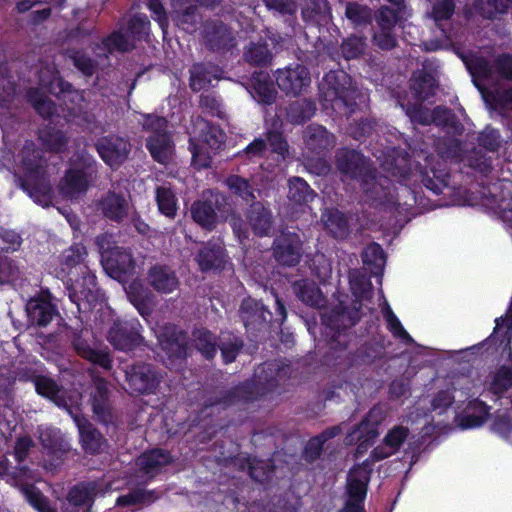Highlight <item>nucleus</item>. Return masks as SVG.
I'll return each mask as SVG.
<instances>
[{
    "instance_id": "f257e3e1",
    "label": "nucleus",
    "mask_w": 512,
    "mask_h": 512,
    "mask_svg": "<svg viewBox=\"0 0 512 512\" xmlns=\"http://www.w3.org/2000/svg\"><path fill=\"white\" fill-rule=\"evenodd\" d=\"M32 446L33 441L29 437L17 439L14 447V455L19 463L17 467H12L6 456H0V479H5L10 485L19 487L28 503L38 512H57L48 497L30 484L34 479L33 471L26 465H21Z\"/></svg>"
},
{
    "instance_id": "f03ea898",
    "label": "nucleus",
    "mask_w": 512,
    "mask_h": 512,
    "mask_svg": "<svg viewBox=\"0 0 512 512\" xmlns=\"http://www.w3.org/2000/svg\"><path fill=\"white\" fill-rule=\"evenodd\" d=\"M24 176L19 177L20 186L34 201L42 206L51 202L52 187L49 176L51 168L43 158L42 150L33 142H26L19 154Z\"/></svg>"
},
{
    "instance_id": "7ed1b4c3",
    "label": "nucleus",
    "mask_w": 512,
    "mask_h": 512,
    "mask_svg": "<svg viewBox=\"0 0 512 512\" xmlns=\"http://www.w3.org/2000/svg\"><path fill=\"white\" fill-rule=\"evenodd\" d=\"M320 103L326 111L341 117H350L360 97L352 78L343 70L330 71L319 84Z\"/></svg>"
},
{
    "instance_id": "20e7f679",
    "label": "nucleus",
    "mask_w": 512,
    "mask_h": 512,
    "mask_svg": "<svg viewBox=\"0 0 512 512\" xmlns=\"http://www.w3.org/2000/svg\"><path fill=\"white\" fill-rule=\"evenodd\" d=\"M88 253L82 244H74L61 254L60 265L62 272L69 276L70 300L80 306V301L94 299L96 290V276L86 263Z\"/></svg>"
},
{
    "instance_id": "39448f33",
    "label": "nucleus",
    "mask_w": 512,
    "mask_h": 512,
    "mask_svg": "<svg viewBox=\"0 0 512 512\" xmlns=\"http://www.w3.org/2000/svg\"><path fill=\"white\" fill-rule=\"evenodd\" d=\"M96 161L87 152L77 153L72 159V167L60 181L59 190L63 197L77 199L83 196L96 178Z\"/></svg>"
},
{
    "instance_id": "423d86ee",
    "label": "nucleus",
    "mask_w": 512,
    "mask_h": 512,
    "mask_svg": "<svg viewBox=\"0 0 512 512\" xmlns=\"http://www.w3.org/2000/svg\"><path fill=\"white\" fill-rule=\"evenodd\" d=\"M39 82L49 93L62 97L69 117L79 114L85 108L84 91L74 89L71 83L60 77L54 67L41 68Z\"/></svg>"
},
{
    "instance_id": "0eeeda50",
    "label": "nucleus",
    "mask_w": 512,
    "mask_h": 512,
    "mask_svg": "<svg viewBox=\"0 0 512 512\" xmlns=\"http://www.w3.org/2000/svg\"><path fill=\"white\" fill-rule=\"evenodd\" d=\"M150 22L146 15L137 14L133 16L129 21L126 31L122 29L113 32L102 42L103 50L107 53L127 52L134 48V41L141 39L148 33Z\"/></svg>"
},
{
    "instance_id": "6e6552de",
    "label": "nucleus",
    "mask_w": 512,
    "mask_h": 512,
    "mask_svg": "<svg viewBox=\"0 0 512 512\" xmlns=\"http://www.w3.org/2000/svg\"><path fill=\"white\" fill-rule=\"evenodd\" d=\"M224 140L225 134L219 127L202 121L200 123L199 144L196 145L191 141L193 163L199 168L209 167L211 154H215L221 148Z\"/></svg>"
},
{
    "instance_id": "1a4fd4ad",
    "label": "nucleus",
    "mask_w": 512,
    "mask_h": 512,
    "mask_svg": "<svg viewBox=\"0 0 512 512\" xmlns=\"http://www.w3.org/2000/svg\"><path fill=\"white\" fill-rule=\"evenodd\" d=\"M226 204V198L217 191L208 190L202 198L195 201L190 208L193 220L201 227L212 230L216 227L219 216Z\"/></svg>"
},
{
    "instance_id": "9d476101",
    "label": "nucleus",
    "mask_w": 512,
    "mask_h": 512,
    "mask_svg": "<svg viewBox=\"0 0 512 512\" xmlns=\"http://www.w3.org/2000/svg\"><path fill=\"white\" fill-rule=\"evenodd\" d=\"M110 396L108 382L100 377L94 378L89 397L93 415L99 423L115 427L118 416Z\"/></svg>"
},
{
    "instance_id": "9b49d317",
    "label": "nucleus",
    "mask_w": 512,
    "mask_h": 512,
    "mask_svg": "<svg viewBox=\"0 0 512 512\" xmlns=\"http://www.w3.org/2000/svg\"><path fill=\"white\" fill-rule=\"evenodd\" d=\"M371 471L368 460L350 470L347 478L348 500L340 512H365L363 503Z\"/></svg>"
},
{
    "instance_id": "f8f14e48",
    "label": "nucleus",
    "mask_w": 512,
    "mask_h": 512,
    "mask_svg": "<svg viewBox=\"0 0 512 512\" xmlns=\"http://www.w3.org/2000/svg\"><path fill=\"white\" fill-rule=\"evenodd\" d=\"M204 46L212 52L225 54L237 45L235 32L223 21H206L202 30Z\"/></svg>"
},
{
    "instance_id": "ddd939ff",
    "label": "nucleus",
    "mask_w": 512,
    "mask_h": 512,
    "mask_svg": "<svg viewBox=\"0 0 512 512\" xmlns=\"http://www.w3.org/2000/svg\"><path fill=\"white\" fill-rule=\"evenodd\" d=\"M466 65L473 77L480 78L487 83H493L494 70L501 78L512 81V55L504 54L499 56L494 66L482 57H476L467 62Z\"/></svg>"
},
{
    "instance_id": "4468645a",
    "label": "nucleus",
    "mask_w": 512,
    "mask_h": 512,
    "mask_svg": "<svg viewBox=\"0 0 512 512\" xmlns=\"http://www.w3.org/2000/svg\"><path fill=\"white\" fill-rule=\"evenodd\" d=\"M95 146L102 160L112 169L120 167L131 151V144L128 139L116 135L98 139Z\"/></svg>"
},
{
    "instance_id": "2eb2a0df",
    "label": "nucleus",
    "mask_w": 512,
    "mask_h": 512,
    "mask_svg": "<svg viewBox=\"0 0 512 512\" xmlns=\"http://www.w3.org/2000/svg\"><path fill=\"white\" fill-rule=\"evenodd\" d=\"M337 170L347 179L361 181L372 168L370 162L360 152L342 148L336 152Z\"/></svg>"
},
{
    "instance_id": "dca6fc26",
    "label": "nucleus",
    "mask_w": 512,
    "mask_h": 512,
    "mask_svg": "<svg viewBox=\"0 0 512 512\" xmlns=\"http://www.w3.org/2000/svg\"><path fill=\"white\" fill-rule=\"evenodd\" d=\"M138 320L116 321L108 332V341L122 351L132 350L142 342Z\"/></svg>"
},
{
    "instance_id": "f3484780",
    "label": "nucleus",
    "mask_w": 512,
    "mask_h": 512,
    "mask_svg": "<svg viewBox=\"0 0 512 512\" xmlns=\"http://www.w3.org/2000/svg\"><path fill=\"white\" fill-rule=\"evenodd\" d=\"M276 82L278 87L287 95L298 96L309 87L311 83L310 72L300 64L278 69Z\"/></svg>"
},
{
    "instance_id": "a211bd4d",
    "label": "nucleus",
    "mask_w": 512,
    "mask_h": 512,
    "mask_svg": "<svg viewBox=\"0 0 512 512\" xmlns=\"http://www.w3.org/2000/svg\"><path fill=\"white\" fill-rule=\"evenodd\" d=\"M302 241L294 232H282L273 243V255L277 262L285 266H295L302 256Z\"/></svg>"
},
{
    "instance_id": "6ab92c4d",
    "label": "nucleus",
    "mask_w": 512,
    "mask_h": 512,
    "mask_svg": "<svg viewBox=\"0 0 512 512\" xmlns=\"http://www.w3.org/2000/svg\"><path fill=\"white\" fill-rule=\"evenodd\" d=\"M98 492L99 484L96 481L76 484L67 494L63 512H91Z\"/></svg>"
},
{
    "instance_id": "aec40b11",
    "label": "nucleus",
    "mask_w": 512,
    "mask_h": 512,
    "mask_svg": "<svg viewBox=\"0 0 512 512\" xmlns=\"http://www.w3.org/2000/svg\"><path fill=\"white\" fill-rule=\"evenodd\" d=\"M89 331L83 330L80 333H73L72 346L76 353L99 366L108 370L111 368V358L106 348H102L94 341L90 342L88 339Z\"/></svg>"
},
{
    "instance_id": "412c9836",
    "label": "nucleus",
    "mask_w": 512,
    "mask_h": 512,
    "mask_svg": "<svg viewBox=\"0 0 512 512\" xmlns=\"http://www.w3.org/2000/svg\"><path fill=\"white\" fill-rule=\"evenodd\" d=\"M126 381L133 392L149 394L157 388L160 378L150 364L140 363L125 370Z\"/></svg>"
},
{
    "instance_id": "4be33fe9",
    "label": "nucleus",
    "mask_w": 512,
    "mask_h": 512,
    "mask_svg": "<svg viewBox=\"0 0 512 512\" xmlns=\"http://www.w3.org/2000/svg\"><path fill=\"white\" fill-rule=\"evenodd\" d=\"M304 154L327 155L336 145V137L324 126L311 124L304 131Z\"/></svg>"
},
{
    "instance_id": "5701e85b",
    "label": "nucleus",
    "mask_w": 512,
    "mask_h": 512,
    "mask_svg": "<svg viewBox=\"0 0 512 512\" xmlns=\"http://www.w3.org/2000/svg\"><path fill=\"white\" fill-rule=\"evenodd\" d=\"M103 269L113 278L121 279L134 269L132 254L122 247H114L101 260Z\"/></svg>"
},
{
    "instance_id": "b1692460",
    "label": "nucleus",
    "mask_w": 512,
    "mask_h": 512,
    "mask_svg": "<svg viewBox=\"0 0 512 512\" xmlns=\"http://www.w3.org/2000/svg\"><path fill=\"white\" fill-rule=\"evenodd\" d=\"M97 209L107 219L119 223L128 215L129 202L123 193L109 190L97 202Z\"/></svg>"
},
{
    "instance_id": "393cba45",
    "label": "nucleus",
    "mask_w": 512,
    "mask_h": 512,
    "mask_svg": "<svg viewBox=\"0 0 512 512\" xmlns=\"http://www.w3.org/2000/svg\"><path fill=\"white\" fill-rule=\"evenodd\" d=\"M68 412L79 430L83 449L91 454L98 453L104 442L100 432L85 416L79 413H74L70 408L68 409Z\"/></svg>"
},
{
    "instance_id": "a878e982",
    "label": "nucleus",
    "mask_w": 512,
    "mask_h": 512,
    "mask_svg": "<svg viewBox=\"0 0 512 512\" xmlns=\"http://www.w3.org/2000/svg\"><path fill=\"white\" fill-rule=\"evenodd\" d=\"M240 317L247 329L258 330L268 323L272 314L260 302L252 298H246L240 306Z\"/></svg>"
},
{
    "instance_id": "bb28decb",
    "label": "nucleus",
    "mask_w": 512,
    "mask_h": 512,
    "mask_svg": "<svg viewBox=\"0 0 512 512\" xmlns=\"http://www.w3.org/2000/svg\"><path fill=\"white\" fill-rule=\"evenodd\" d=\"M195 260L201 271L224 269L227 263V255L224 246L219 242L209 241L195 256Z\"/></svg>"
},
{
    "instance_id": "cd10ccee",
    "label": "nucleus",
    "mask_w": 512,
    "mask_h": 512,
    "mask_svg": "<svg viewBox=\"0 0 512 512\" xmlns=\"http://www.w3.org/2000/svg\"><path fill=\"white\" fill-rule=\"evenodd\" d=\"M249 226L259 237L269 236L273 231V215L271 210L262 202H253L246 214Z\"/></svg>"
},
{
    "instance_id": "c85d7f7f",
    "label": "nucleus",
    "mask_w": 512,
    "mask_h": 512,
    "mask_svg": "<svg viewBox=\"0 0 512 512\" xmlns=\"http://www.w3.org/2000/svg\"><path fill=\"white\" fill-rule=\"evenodd\" d=\"M367 200L383 203L391 193V182L387 177L378 176L376 170L371 168L360 181Z\"/></svg>"
},
{
    "instance_id": "c756f323",
    "label": "nucleus",
    "mask_w": 512,
    "mask_h": 512,
    "mask_svg": "<svg viewBox=\"0 0 512 512\" xmlns=\"http://www.w3.org/2000/svg\"><path fill=\"white\" fill-rule=\"evenodd\" d=\"M385 410L382 406H374L367 413L365 418L357 425L350 433L347 434L345 438V443L347 445L354 444L355 439L357 438V434L359 432H364L366 439L375 440L379 434L378 426L385 419Z\"/></svg>"
},
{
    "instance_id": "7c9ffc66",
    "label": "nucleus",
    "mask_w": 512,
    "mask_h": 512,
    "mask_svg": "<svg viewBox=\"0 0 512 512\" xmlns=\"http://www.w3.org/2000/svg\"><path fill=\"white\" fill-rule=\"evenodd\" d=\"M409 430L404 426H395L383 439V444L378 445L371 452L372 462L386 459L395 454L408 437Z\"/></svg>"
},
{
    "instance_id": "2f4dec72",
    "label": "nucleus",
    "mask_w": 512,
    "mask_h": 512,
    "mask_svg": "<svg viewBox=\"0 0 512 512\" xmlns=\"http://www.w3.org/2000/svg\"><path fill=\"white\" fill-rule=\"evenodd\" d=\"M148 282L159 293H172L179 286L176 273L167 266L156 265L148 272Z\"/></svg>"
},
{
    "instance_id": "473e14b6",
    "label": "nucleus",
    "mask_w": 512,
    "mask_h": 512,
    "mask_svg": "<svg viewBox=\"0 0 512 512\" xmlns=\"http://www.w3.org/2000/svg\"><path fill=\"white\" fill-rule=\"evenodd\" d=\"M159 344L168 357L173 360H182L186 356L183 340L176 332L174 326H164L157 334Z\"/></svg>"
},
{
    "instance_id": "72a5a7b5",
    "label": "nucleus",
    "mask_w": 512,
    "mask_h": 512,
    "mask_svg": "<svg viewBox=\"0 0 512 512\" xmlns=\"http://www.w3.org/2000/svg\"><path fill=\"white\" fill-rule=\"evenodd\" d=\"M358 320V308L356 307H354L353 312H349L342 307H338L333 309L330 313H326L322 316L323 324L333 331L332 337H336V334H338L337 337H340L341 330L355 325Z\"/></svg>"
},
{
    "instance_id": "f704fd0d",
    "label": "nucleus",
    "mask_w": 512,
    "mask_h": 512,
    "mask_svg": "<svg viewBox=\"0 0 512 512\" xmlns=\"http://www.w3.org/2000/svg\"><path fill=\"white\" fill-rule=\"evenodd\" d=\"M169 452L162 449H153L143 453L137 459V466L149 478L157 475L164 466L171 462Z\"/></svg>"
},
{
    "instance_id": "c9c22d12",
    "label": "nucleus",
    "mask_w": 512,
    "mask_h": 512,
    "mask_svg": "<svg viewBox=\"0 0 512 512\" xmlns=\"http://www.w3.org/2000/svg\"><path fill=\"white\" fill-rule=\"evenodd\" d=\"M146 147L152 158L160 164H167L174 152V145L169 133L151 135L147 139Z\"/></svg>"
},
{
    "instance_id": "e433bc0d",
    "label": "nucleus",
    "mask_w": 512,
    "mask_h": 512,
    "mask_svg": "<svg viewBox=\"0 0 512 512\" xmlns=\"http://www.w3.org/2000/svg\"><path fill=\"white\" fill-rule=\"evenodd\" d=\"M293 290L298 299L310 307L321 308L326 303L323 293L314 281L308 279L296 281Z\"/></svg>"
},
{
    "instance_id": "4c0bfd02",
    "label": "nucleus",
    "mask_w": 512,
    "mask_h": 512,
    "mask_svg": "<svg viewBox=\"0 0 512 512\" xmlns=\"http://www.w3.org/2000/svg\"><path fill=\"white\" fill-rule=\"evenodd\" d=\"M220 69L211 64L196 63L190 69V88L199 92L219 78Z\"/></svg>"
},
{
    "instance_id": "58836bf2",
    "label": "nucleus",
    "mask_w": 512,
    "mask_h": 512,
    "mask_svg": "<svg viewBox=\"0 0 512 512\" xmlns=\"http://www.w3.org/2000/svg\"><path fill=\"white\" fill-rule=\"evenodd\" d=\"M26 311L32 324L47 326L56 316L55 307L43 299H30L26 304Z\"/></svg>"
},
{
    "instance_id": "ea45409f",
    "label": "nucleus",
    "mask_w": 512,
    "mask_h": 512,
    "mask_svg": "<svg viewBox=\"0 0 512 512\" xmlns=\"http://www.w3.org/2000/svg\"><path fill=\"white\" fill-rule=\"evenodd\" d=\"M489 407L477 399L471 401L464 414L458 417V424L462 429L481 426L487 419Z\"/></svg>"
},
{
    "instance_id": "a19ab883",
    "label": "nucleus",
    "mask_w": 512,
    "mask_h": 512,
    "mask_svg": "<svg viewBox=\"0 0 512 512\" xmlns=\"http://www.w3.org/2000/svg\"><path fill=\"white\" fill-rule=\"evenodd\" d=\"M251 85L250 93L259 103L272 104L275 101L277 91L268 74L262 72L255 74L251 80Z\"/></svg>"
},
{
    "instance_id": "79ce46f5",
    "label": "nucleus",
    "mask_w": 512,
    "mask_h": 512,
    "mask_svg": "<svg viewBox=\"0 0 512 512\" xmlns=\"http://www.w3.org/2000/svg\"><path fill=\"white\" fill-rule=\"evenodd\" d=\"M316 193L308 183L300 177L288 180V199L296 205H306L311 202Z\"/></svg>"
},
{
    "instance_id": "37998d69",
    "label": "nucleus",
    "mask_w": 512,
    "mask_h": 512,
    "mask_svg": "<svg viewBox=\"0 0 512 512\" xmlns=\"http://www.w3.org/2000/svg\"><path fill=\"white\" fill-rule=\"evenodd\" d=\"M315 112L316 105L312 100L300 99L288 106L287 119L293 124H302L309 120Z\"/></svg>"
},
{
    "instance_id": "c03bdc74",
    "label": "nucleus",
    "mask_w": 512,
    "mask_h": 512,
    "mask_svg": "<svg viewBox=\"0 0 512 512\" xmlns=\"http://www.w3.org/2000/svg\"><path fill=\"white\" fill-rule=\"evenodd\" d=\"M325 228L335 238H344L348 234V223L343 213L336 209H328L322 214Z\"/></svg>"
},
{
    "instance_id": "a18cd8bd",
    "label": "nucleus",
    "mask_w": 512,
    "mask_h": 512,
    "mask_svg": "<svg viewBox=\"0 0 512 512\" xmlns=\"http://www.w3.org/2000/svg\"><path fill=\"white\" fill-rule=\"evenodd\" d=\"M158 498L159 495L154 490L136 488L130 490L124 495L119 496L116 500V505L122 507L148 505L153 503Z\"/></svg>"
},
{
    "instance_id": "49530a36",
    "label": "nucleus",
    "mask_w": 512,
    "mask_h": 512,
    "mask_svg": "<svg viewBox=\"0 0 512 512\" xmlns=\"http://www.w3.org/2000/svg\"><path fill=\"white\" fill-rule=\"evenodd\" d=\"M331 16L328 0H310L302 9V17L309 22H327Z\"/></svg>"
},
{
    "instance_id": "de8ad7c7",
    "label": "nucleus",
    "mask_w": 512,
    "mask_h": 512,
    "mask_svg": "<svg viewBox=\"0 0 512 512\" xmlns=\"http://www.w3.org/2000/svg\"><path fill=\"white\" fill-rule=\"evenodd\" d=\"M362 260L374 275L381 274L386 263L384 251L377 243H371L364 249Z\"/></svg>"
},
{
    "instance_id": "09e8293b",
    "label": "nucleus",
    "mask_w": 512,
    "mask_h": 512,
    "mask_svg": "<svg viewBox=\"0 0 512 512\" xmlns=\"http://www.w3.org/2000/svg\"><path fill=\"white\" fill-rule=\"evenodd\" d=\"M245 60L253 65L265 66L272 60V53L265 42H250L244 52Z\"/></svg>"
},
{
    "instance_id": "8fccbe9b",
    "label": "nucleus",
    "mask_w": 512,
    "mask_h": 512,
    "mask_svg": "<svg viewBox=\"0 0 512 512\" xmlns=\"http://www.w3.org/2000/svg\"><path fill=\"white\" fill-rule=\"evenodd\" d=\"M156 201L162 214L169 218L175 217L177 211V199L170 186L162 185L156 188Z\"/></svg>"
},
{
    "instance_id": "3c124183",
    "label": "nucleus",
    "mask_w": 512,
    "mask_h": 512,
    "mask_svg": "<svg viewBox=\"0 0 512 512\" xmlns=\"http://www.w3.org/2000/svg\"><path fill=\"white\" fill-rule=\"evenodd\" d=\"M511 7L512 0H474L476 12L487 19H492L497 14L505 13Z\"/></svg>"
},
{
    "instance_id": "603ef678",
    "label": "nucleus",
    "mask_w": 512,
    "mask_h": 512,
    "mask_svg": "<svg viewBox=\"0 0 512 512\" xmlns=\"http://www.w3.org/2000/svg\"><path fill=\"white\" fill-rule=\"evenodd\" d=\"M27 98L36 112L43 118H50L56 112L55 104L39 89L30 88L27 91Z\"/></svg>"
},
{
    "instance_id": "864d4df0",
    "label": "nucleus",
    "mask_w": 512,
    "mask_h": 512,
    "mask_svg": "<svg viewBox=\"0 0 512 512\" xmlns=\"http://www.w3.org/2000/svg\"><path fill=\"white\" fill-rule=\"evenodd\" d=\"M193 341L196 349L206 358L212 359L218 348L213 334L204 329H198L193 333Z\"/></svg>"
},
{
    "instance_id": "5fc2aeb1",
    "label": "nucleus",
    "mask_w": 512,
    "mask_h": 512,
    "mask_svg": "<svg viewBox=\"0 0 512 512\" xmlns=\"http://www.w3.org/2000/svg\"><path fill=\"white\" fill-rule=\"evenodd\" d=\"M242 347V340L232 334H222L219 338L218 348L220 349L223 361L226 364L231 363L236 359Z\"/></svg>"
},
{
    "instance_id": "6e6d98bb",
    "label": "nucleus",
    "mask_w": 512,
    "mask_h": 512,
    "mask_svg": "<svg viewBox=\"0 0 512 512\" xmlns=\"http://www.w3.org/2000/svg\"><path fill=\"white\" fill-rule=\"evenodd\" d=\"M226 185L233 194L242 198L244 201L255 202V189L247 179L238 175H231L226 179Z\"/></svg>"
},
{
    "instance_id": "4d7b16f0",
    "label": "nucleus",
    "mask_w": 512,
    "mask_h": 512,
    "mask_svg": "<svg viewBox=\"0 0 512 512\" xmlns=\"http://www.w3.org/2000/svg\"><path fill=\"white\" fill-rule=\"evenodd\" d=\"M33 383L38 394L52 400L57 405H61L59 396L61 390L52 378L38 375L33 378Z\"/></svg>"
},
{
    "instance_id": "13d9d810",
    "label": "nucleus",
    "mask_w": 512,
    "mask_h": 512,
    "mask_svg": "<svg viewBox=\"0 0 512 512\" xmlns=\"http://www.w3.org/2000/svg\"><path fill=\"white\" fill-rule=\"evenodd\" d=\"M431 122L437 126L451 127L457 133H460L463 129L462 124L458 121L452 110L443 106H437L433 109Z\"/></svg>"
},
{
    "instance_id": "bf43d9fd",
    "label": "nucleus",
    "mask_w": 512,
    "mask_h": 512,
    "mask_svg": "<svg viewBox=\"0 0 512 512\" xmlns=\"http://www.w3.org/2000/svg\"><path fill=\"white\" fill-rule=\"evenodd\" d=\"M197 7L187 6V8L173 9V20L184 31L193 32L198 23Z\"/></svg>"
},
{
    "instance_id": "052dcab7",
    "label": "nucleus",
    "mask_w": 512,
    "mask_h": 512,
    "mask_svg": "<svg viewBox=\"0 0 512 512\" xmlns=\"http://www.w3.org/2000/svg\"><path fill=\"white\" fill-rule=\"evenodd\" d=\"M289 366L280 362H267L264 363L261 372H257L256 376L261 383L262 380L272 384L274 380H280L285 377L288 373Z\"/></svg>"
},
{
    "instance_id": "680f3d73",
    "label": "nucleus",
    "mask_w": 512,
    "mask_h": 512,
    "mask_svg": "<svg viewBox=\"0 0 512 512\" xmlns=\"http://www.w3.org/2000/svg\"><path fill=\"white\" fill-rule=\"evenodd\" d=\"M383 316L387 322L388 330L397 338L401 339L403 342L410 344L413 342L412 337L407 333V331L402 326L401 322L394 314L388 303H385V307L383 308Z\"/></svg>"
},
{
    "instance_id": "e2e57ef3",
    "label": "nucleus",
    "mask_w": 512,
    "mask_h": 512,
    "mask_svg": "<svg viewBox=\"0 0 512 512\" xmlns=\"http://www.w3.org/2000/svg\"><path fill=\"white\" fill-rule=\"evenodd\" d=\"M345 16L356 26L367 25L372 20L371 10L356 2H349L346 5Z\"/></svg>"
},
{
    "instance_id": "0e129e2a",
    "label": "nucleus",
    "mask_w": 512,
    "mask_h": 512,
    "mask_svg": "<svg viewBox=\"0 0 512 512\" xmlns=\"http://www.w3.org/2000/svg\"><path fill=\"white\" fill-rule=\"evenodd\" d=\"M512 388V367H500L492 378L490 390L496 394L501 395Z\"/></svg>"
},
{
    "instance_id": "69168bd1",
    "label": "nucleus",
    "mask_w": 512,
    "mask_h": 512,
    "mask_svg": "<svg viewBox=\"0 0 512 512\" xmlns=\"http://www.w3.org/2000/svg\"><path fill=\"white\" fill-rule=\"evenodd\" d=\"M67 56L71 59L73 65L85 76H92L95 73L97 64L85 52L80 50H68Z\"/></svg>"
},
{
    "instance_id": "338daca9",
    "label": "nucleus",
    "mask_w": 512,
    "mask_h": 512,
    "mask_svg": "<svg viewBox=\"0 0 512 512\" xmlns=\"http://www.w3.org/2000/svg\"><path fill=\"white\" fill-rule=\"evenodd\" d=\"M402 16V10L393 9L387 6L379 9L375 15L377 29L394 30L399 19Z\"/></svg>"
},
{
    "instance_id": "774afa93",
    "label": "nucleus",
    "mask_w": 512,
    "mask_h": 512,
    "mask_svg": "<svg viewBox=\"0 0 512 512\" xmlns=\"http://www.w3.org/2000/svg\"><path fill=\"white\" fill-rule=\"evenodd\" d=\"M411 88L419 100H427L434 94V79L428 74H420L412 80Z\"/></svg>"
}]
</instances>
